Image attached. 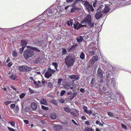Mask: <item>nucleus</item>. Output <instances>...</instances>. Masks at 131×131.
<instances>
[{
	"mask_svg": "<svg viewBox=\"0 0 131 131\" xmlns=\"http://www.w3.org/2000/svg\"><path fill=\"white\" fill-rule=\"evenodd\" d=\"M15 105L14 104H12L10 105V107L12 109H13L15 107Z\"/></svg>",
	"mask_w": 131,
	"mask_h": 131,
	"instance_id": "603ef678",
	"label": "nucleus"
},
{
	"mask_svg": "<svg viewBox=\"0 0 131 131\" xmlns=\"http://www.w3.org/2000/svg\"><path fill=\"white\" fill-rule=\"evenodd\" d=\"M71 114L74 117H75L76 116V115L73 112H71Z\"/></svg>",
	"mask_w": 131,
	"mask_h": 131,
	"instance_id": "338daca9",
	"label": "nucleus"
},
{
	"mask_svg": "<svg viewBox=\"0 0 131 131\" xmlns=\"http://www.w3.org/2000/svg\"><path fill=\"white\" fill-rule=\"evenodd\" d=\"M56 117V114L54 113H53L50 115V118L53 119H55Z\"/></svg>",
	"mask_w": 131,
	"mask_h": 131,
	"instance_id": "cd10ccee",
	"label": "nucleus"
},
{
	"mask_svg": "<svg viewBox=\"0 0 131 131\" xmlns=\"http://www.w3.org/2000/svg\"><path fill=\"white\" fill-rule=\"evenodd\" d=\"M67 88L70 89H72L73 92L77 91L79 89L78 85L76 84L73 85L72 87L70 86L68 87Z\"/></svg>",
	"mask_w": 131,
	"mask_h": 131,
	"instance_id": "9d476101",
	"label": "nucleus"
},
{
	"mask_svg": "<svg viewBox=\"0 0 131 131\" xmlns=\"http://www.w3.org/2000/svg\"><path fill=\"white\" fill-rule=\"evenodd\" d=\"M33 83L36 87H38L39 86V85L40 84L41 82L40 81H38L37 82L35 80H34L33 81Z\"/></svg>",
	"mask_w": 131,
	"mask_h": 131,
	"instance_id": "b1692460",
	"label": "nucleus"
},
{
	"mask_svg": "<svg viewBox=\"0 0 131 131\" xmlns=\"http://www.w3.org/2000/svg\"><path fill=\"white\" fill-rule=\"evenodd\" d=\"M89 53L90 54L93 55L94 54L95 52L93 50H92L89 51Z\"/></svg>",
	"mask_w": 131,
	"mask_h": 131,
	"instance_id": "49530a36",
	"label": "nucleus"
},
{
	"mask_svg": "<svg viewBox=\"0 0 131 131\" xmlns=\"http://www.w3.org/2000/svg\"><path fill=\"white\" fill-rule=\"evenodd\" d=\"M97 75L100 78H103L102 71L101 69L99 68L97 71Z\"/></svg>",
	"mask_w": 131,
	"mask_h": 131,
	"instance_id": "f3484780",
	"label": "nucleus"
},
{
	"mask_svg": "<svg viewBox=\"0 0 131 131\" xmlns=\"http://www.w3.org/2000/svg\"><path fill=\"white\" fill-rule=\"evenodd\" d=\"M92 115H91V117L92 118H94L96 116V115L95 114H94V113H92Z\"/></svg>",
	"mask_w": 131,
	"mask_h": 131,
	"instance_id": "e2e57ef3",
	"label": "nucleus"
},
{
	"mask_svg": "<svg viewBox=\"0 0 131 131\" xmlns=\"http://www.w3.org/2000/svg\"><path fill=\"white\" fill-rule=\"evenodd\" d=\"M100 11L97 10V12L94 15V16L95 18L97 19H98L100 18L102 16L103 13L102 10H100Z\"/></svg>",
	"mask_w": 131,
	"mask_h": 131,
	"instance_id": "9b49d317",
	"label": "nucleus"
},
{
	"mask_svg": "<svg viewBox=\"0 0 131 131\" xmlns=\"http://www.w3.org/2000/svg\"><path fill=\"white\" fill-rule=\"evenodd\" d=\"M76 3V2H74L73 4L70 7V12L71 13H73L75 12L76 11L79 9L77 7L75 6V4Z\"/></svg>",
	"mask_w": 131,
	"mask_h": 131,
	"instance_id": "0eeeda50",
	"label": "nucleus"
},
{
	"mask_svg": "<svg viewBox=\"0 0 131 131\" xmlns=\"http://www.w3.org/2000/svg\"><path fill=\"white\" fill-rule=\"evenodd\" d=\"M79 23L76 21L74 23L73 27L75 29H77V30H79L80 28L82 27V25L81 24H79Z\"/></svg>",
	"mask_w": 131,
	"mask_h": 131,
	"instance_id": "6e6552de",
	"label": "nucleus"
},
{
	"mask_svg": "<svg viewBox=\"0 0 131 131\" xmlns=\"http://www.w3.org/2000/svg\"><path fill=\"white\" fill-rule=\"evenodd\" d=\"M35 44L36 46L40 47L41 46L42 42L40 39H36L34 41Z\"/></svg>",
	"mask_w": 131,
	"mask_h": 131,
	"instance_id": "f8f14e48",
	"label": "nucleus"
},
{
	"mask_svg": "<svg viewBox=\"0 0 131 131\" xmlns=\"http://www.w3.org/2000/svg\"><path fill=\"white\" fill-rule=\"evenodd\" d=\"M107 114L109 116H110L113 117L114 116V114L110 112H108Z\"/></svg>",
	"mask_w": 131,
	"mask_h": 131,
	"instance_id": "a18cd8bd",
	"label": "nucleus"
},
{
	"mask_svg": "<svg viewBox=\"0 0 131 131\" xmlns=\"http://www.w3.org/2000/svg\"><path fill=\"white\" fill-rule=\"evenodd\" d=\"M12 102H13L12 101H5L4 102V103L6 104V105H8L11 103ZM15 103H16V102H14Z\"/></svg>",
	"mask_w": 131,
	"mask_h": 131,
	"instance_id": "4c0bfd02",
	"label": "nucleus"
},
{
	"mask_svg": "<svg viewBox=\"0 0 131 131\" xmlns=\"http://www.w3.org/2000/svg\"><path fill=\"white\" fill-rule=\"evenodd\" d=\"M47 86L48 88L50 89H52L53 87V85L50 82H48V83Z\"/></svg>",
	"mask_w": 131,
	"mask_h": 131,
	"instance_id": "72a5a7b5",
	"label": "nucleus"
},
{
	"mask_svg": "<svg viewBox=\"0 0 131 131\" xmlns=\"http://www.w3.org/2000/svg\"><path fill=\"white\" fill-rule=\"evenodd\" d=\"M110 6L109 4L105 5L104 9L102 11V13H106L109 12L110 10Z\"/></svg>",
	"mask_w": 131,
	"mask_h": 131,
	"instance_id": "ddd939ff",
	"label": "nucleus"
},
{
	"mask_svg": "<svg viewBox=\"0 0 131 131\" xmlns=\"http://www.w3.org/2000/svg\"><path fill=\"white\" fill-rule=\"evenodd\" d=\"M58 63L57 62H52V65L53 66H54L55 68L56 69H57V68L58 66Z\"/></svg>",
	"mask_w": 131,
	"mask_h": 131,
	"instance_id": "ea45409f",
	"label": "nucleus"
},
{
	"mask_svg": "<svg viewBox=\"0 0 131 131\" xmlns=\"http://www.w3.org/2000/svg\"><path fill=\"white\" fill-rule=\"evenodd\" d=\"M27 47H28L29 48H31L32 50H33V51L34 50L36 52H40V50L39 49L36 47H33L30 46H27Z\"/></svg>",
	"mask_w": 131,
	"mask_h": 131,
	"instance_id": "412c9836",
	"label": "nucleus"
},
{
	"mask_svg": "<svg viewBox=\"0 0 131 131\" xmlns=\"http://www.w3.org/2000/svg\"><path fill=\"white\" fill-rule=\"evenodd\" d=\"M40 103L41 104H42L45 105H47V101L46 99L44 98H42L41 99Z\"/></svg>",
	"mask_w": 131,
	"mask_h": 131,
	"instance_id": "5701e85b",
	"label": "nucleus"
},
{
	"mask_svg": "<svg viewBox=\"0 0 131 131\" xmlns=\"http://www.w3.org/2000/svg\"><path fill=\"white\" fill-rule=\"evenodd\" d=\"M104 6L103 5H101L99 7V8L97 9V10L100 11V10L102 11L104 9Z\"/></svg>",
	"mask_w": 131,
	"mask_h": 131,
	"instance_id": "c9c22d12",
	"label": "nucleus"
},
{
	"mask_svg": "<svg viewBox=\"0 0 131 131\" xmlns=\"http://www.w3.org/2000/svg\"><path fill=\"white\" fill-rule=\"evenodd\" d=\"M25 48L22 47L21 48H20L19 49V52L20 54H21L22 52L24 50V49Z\"/></svg>",
	"mask_w": 131,
	"mask_h": 131,
	"instance_id": "de8ad7c7",
	"label": "nucleus"
},
{
	"mask_svg": "<svg viewBox=\"0 0 131 131\" xmlns=\"http://www.w3.org/2000/svg\"><path fill=\"white\" fill-rule=\"evenodd\" d=\"M41 60V59L39 57L36 60H35V63H38L40 62V60Z\"/></svg>",
	"mask_w": 131,
	"mask_h": 131,
	"instance_id": "c03bdc74",
	"label": "nucleus"
},
{
	"mask_svg": "<svg viewBox=\"0 0 131 131\" xmlns=\"http://www.w3.org/2000/svg\"><path fill=\"white\" fill-rule=\"evenodd\" d=\"M121 126H122V127L123 128H124L125 129H126V128H127L126 126L125 125H124V124H122Z\"/></svg>",
	"mask_w": 131,
	"mask_h": 131,
	"instance_id": "6e6d98bb",
	"label": "nucleus"
},
{
	"mask_svg": "<svg viewBox=\"0 0 131 131\" xmlns=\"http://www.w3.org/2000/svg\"><path fill=\"white\" fill-rule=\"evenodd\" d=\"M18 70L21 72H28L32 69V68L29 67L27 65L19 66L18 68Z\"/></svg>",
	"mask_w": 131,
	"mask_h": 131,
	"instance_id": "7ed1b4c3",
	"label": "nucleus"
},
{
	"mask_svg": "<svg viewBox=\"0 0 131 131\" xmlns=\"http://www.w3.org/2000/svg\"><path fill=\"white\" fill-rule=\"evenodd\" d=\"M81 118L83 120H86V117L84 116H82Z\"/></svg>",
	"mask_w": 131,
	"mask_h": 131,
	"instance_id": "680f3d73",
	"label": "nucleus"
},
{
	"mask_svg": "<svg viewBox=\"0 0 131 131\" xmlns=\"http://www.w3.org/2000/svg\"><path fill=\"white\" fill-rule=\"evenodd\" d=\"M10 87L11 88L13 89L14 90L16 91L17 90L13 86H10Z\"/></svg>",
	"mask_w": 131,
	"mask_h": 131,
	"instance_id": "0e129e2a",
	"label": "nucleus"
},
{
	"mask_svg": "<svg viewBox=\"0 0 131 131\" xmlns=\"http://www.w3.org/2000/svg\"><path fill=\"white\" fill-rule=\"evenodd\" d=\"M52 102L56 105L58 104L57 102L55 100H52Z\"/></svg>",
	"mask_w": 131,
	"mask_h": 131,
	"instance_id": "864d4df0",
	"label": "nucleus"
},
{
	"mask_svg": "<svg viewBox=\"0 0 131 131\" xmlns=\"http://www.w3.org/2000/svg\"><path fill=\"white\" fill-rule=\"evenodd\" d=\"M42 23H38L36 24V25L34 27V29H36L37 27H41L42 25Z\"/></svg>",
	"mask_w": 131,
	"mask_h": 131,
	"instance_id": "58836bf2",
	"label": "nucleus"
},
{
	"mask_svg": "<svg viewBox=\"0 0 131 131\" xmlns=\"http://www.w3.org/2000/svg\"><path fill=\"white\" fill-rule=\"evenodd\" d=\"M85 124L87 125H90V122L88 121H86L85 122Z\"/></svg>",
	"mask_w": 131,
	"mask_h": 131,
	"instance_id": "774afa93",
	"label": "nucleus"
},
{
	"mask_svg": "<svg viewBox=\"0 0 131 131\" xmlns=\"http://www.w3.org/2000/svg\"><path fill=\"white\" fill-rule=\"evenodd\" d=\"M96 80L94 78H93L91 81L90 82L91 86V87H93L94 86V84Z\"/></svg>",
	"mask_w": 131,
	"mask_h": 131,
	"instance_id": "393cba45",
	"label": "nucleus"
},
{
	"mask_svg": "<svg viewBox=\"0 0 131 131\" xmlns=\"http://www.w3.org/2000/svg\"><path fill=\"white\" fill-rule=\"evenodd\" d=\"M28 90L31 94H33L34 93V91L30 88H29Z\"/></svg>",
	"mask_w": 131,
	"mask_h": 131,
	"instance_id": "8fccbe9b",
	"label": "nucleus"
},
{
	"mask_svg": "<svg viewBox=\"0 0 131 131\" xmlns=\"http://www.w3.org/2000/svg\"><path fill=\"white\" fill-rule=\"evenodd\" d=\"M80 91L81 92L83 93L85 92V90L83 88H81L80 89Z\"/></svg>",
	"mask_w": 131,
	"mask_h": 131,
	"instance_id": "4d7b16f0",
	"label": "nucleus"
},
{
	"mask_svg": "<svg viewBox=\"0 0 131 131\" xmlns=\"http://www.w3.org/2000/svg\"><path fill=\"white\" fill-rule=\"evenodd\" d=\"M34 54V51L30 48L24 51L23 56L26 59H27L31 57Z\"/></svg>",
	"mask_w": 131,
	"mask_h": 131,
	"instance_id": "f03ea898",
	"label": "nucleus"
},
{
	"mask_svg": "<svg viewBox=\"0 0 131 131\" xmlns=\"http://www.w3.org/2000/svg\"><path fill=\"white\" fill-rule=\"evenodd\" d=\"M87 23L90 27H93L94 26V22L90 21Z\"/></svg>",
	"mask_w": 131,
	"mask_h": 131,
	"instance_id": "c756f323",
	"label": "nucleus"
},
{
	"mask_svg": "<svg viewBox=\"0 0 131 131\" xmlns=\"http://www.w3.org/2000/svg\"><path fill=\"white\" fill-rule=\"evenodd\" d=\"M31 106L33 110H35L36 109L37 107L36 104L34 102L31 103Z\"/></svg>",
	"mask_w": 131,
	"mask_h": 131,
	"instance_id": "4be33fe9",
	"label": "nucleus"
},
{
	"mask_svg": "<svg viewBox=\"0 0 131 131\" xmlns=\"http://www.w3.org/2000/svg\"><path fill=\"white\" fill-rule=\"evenodd\" d=\"M70 6H66L65 7V9H67L69 8V10H70Z\"/></svg>",
	"mask_w": 131,
	"mask_h": 131,
	"instance_id": "13d9d810",
	"label": "nucleus"
},
{
	"mask_svg": "<svg viewBox=\"0 0 131 131\" xmlns=\"http://www.w3.org/2000/svg\"><path fill=\"white\" fill-rule=\"evenodd\" d=\"M67 94L68 95H71L70 100H72L77 95V92H74L72 93L71 92H67Z\"/></svg>",
	"mask_w": 131,
	"mask_h": 131,
	"instance_id": "4468645a",
	"label": "nucleus"
},
{
	"mask_svg": "<svg viewBox=\"0 0 131 131\" xmlns=\"http://www.w3.org/2000/svg\"><path fill=\"white\" fill-rule=\"evenodd\" d=\"M15 110L16 112H18L19 111V108L18 105L16 106L15 108Z\"/></svg>",
	"mask_w": 131,
	"mask_h": 131,
	"instance_id": "09e8293b",
	"label": "nucleus"
},
{
	"mask_svg": "<svg viewBox=\"0 0 131 131\" xmlns=\"http://www.w3.org/2000/svg\"><path fill=\"white\" fill-rule=\"evenodd\" d=\"M41 107L43 110H47L49 109V108L48 107L42 105L41 106Z\"/></svg>",
	"mask_w": 131,
	"mask_h": 131,
	"instance_id": "79ce46f5",
	"label": "nucleus"
},
{
	"mask_svg": "<svg viewBox=\"0 0 131 131\" xmlns=\"http://www.w3.org/2000/svg\"><path fill=\"white\" fill-rule=\"evenodd\" d=\"M64 108L65 111L69 113L71 111V110L68 107H65Z\"/></svg>",
	"mask_w": 131,
	"mask_h": 131,
	"instance_id": "e433bc0d",
	"label": "nucleus"
},
{
	"mask_svg": "<svg viewBox=\"0 0 131 131\" xmlns=\"http://www.w3.org/2000/svg\"><path fill=\"white\" fill-rule=\"evenodd\" d=\"M27 44V42L26 40H21L20 45L22 47L25 48L26 47Z\"/></svg>",
	"mask_w": 131,
	"mask_h": 131,
	"instance_id": "a211bd4d",
	"label": "nucleus"
},
{
	"mask_svg": "<svg viewBox=\"0 0 131 131\" xmlns=\"http://www.w3.org/2000/svg\"><path fill=\"white\" fill-rule=\"evenodd\" d=\"M62 55L66 54H67V49L65 48L62 47Z\"/></svg>",
	"mask_w": 131,
	"mask_h": 131,
	"instance_id": "c85d7f7f",
	"label": "nucleus"
},
{
	"mask_svg": "<svg viewBox=\"0 0 131 131\" xmlns=\"http://www.w3.org/2000/svg\"><path fill=\"white\" fill-rule=\"evenodd\" d=\"M24 121L26 124H28L29 123V121L25 119L24 120Z\"/></svg>",
	"mask_w": 131,
	"mask_h": 131,
	"instance_id": "052dcab7",
	"label": "nucleus"
},
{
	"mask_svg": "<svg viewBox=\"0 0 131 131\" xmlns=\"http://www.w3.org/2000/svg\"><path fill=\"white\" fill-rule=\"evenodd\" d=\"M12 65V62H10L8 63L7 64L8 66L9 67H10Z\"/></svg>",
	"mask_w": 131,
	"mask_h": 131,
	"instance_id": "5fc2aeb1",
	"label": "nucleus"
},
{
	"mask_svg": "<svg viewBox=\"0 0 131 131\" xmlns=\"http://www.w3.org/2000/svg\"><path fill=\"white\" fill-rule=\"evenodd\" d=\"M84 6L88 11H89L90 10L93 11L94 10L92 5L90 4L89 2H85L84 3Z\"/></svg>",
	"mask_w": 131,
	"mask_h": 131,
	"instance_id": "39448f33",
	"label": "nucleus"
},
{
	"mask_svg": "<svg viewBox=\"0 0 131 131\" xmlns=\"http://www.w3.org/2000/svg\"><path fill=\"white\" fill-rule=\"evenodd\" d=\"M18 53L15 50H14L12 52V55L14 57H16Z\"/></svg>",
	"mask_w": 131,
	"mask_h": 131,
	"instance_id": "473e14b6",
	"label": "nucleus"
},
{
	"mask_svg": "<svg viewBox=\"0 0 131 131\" xmlns=\"http://www.w3.org/2000/svg\"><path fill=\"white\" fill-rule=\"evenodd\" d=\"M66 93V91L64 90L62 91L60 93V95L61 96H63L64 95V93Z\"/></svg>",
	"mask_w": 131,
	"mask_h": 131,
	"instance_id": "3c124183",
	"label": "nucleus"
},
{
	"mask_svg": "<svg viewBox=\"0 0 131 131\" xmlns=\"http://www.w3.org/2000/svg\"><path fill=\"white\" fill-rule=\"evenodd\" d=\"M111 80V85L112 86L114 87L115 86V83L114 80L113 78H112Z\"/></svg>",
	"mask_w": 131,
	"mask_h": 131,
	"instance_id": "bb28decb",
	"label": "nucleus"
},
{
	"mask_svg": "<svg viewBox=\"0 0 131 131\" xmlns=\"http://www.w3.org/2000/svg\"><path fill=\"white\" fill-rule=\"evenodd\" d=\"M85 57V55L83 52H82L81 53L80 56V58L81 59L83 60Z\"/></svg>",
	"mask_w": 131,
	"mask_h": 131,
	"instance_id": "2f4dec72",
	"label": "nucleus"
},
{
	"mask_svg": "<svg viewBox=\"0 0 131 131\" xmlns=\"http://www.w3.org/2000/svg\"><path fill=\"white\" fill-rule=\"evenodd\" d=\"M70 78L71 79L74 80H78L80 79V77L78 75L74 74L71 75Z\"/></svg>",
	"mask_w": 131,
	"mask_h": 131,
	"instance_id": "aec40b11",
	"label": "nucleus"
},
{
	"mask_svg": "<svg viewBox=\"0 0 131 131\" xmlns=\"http://www.w3.org/2000/svg\"><path fill=\"white\" fill-rule=\"evenodd\" d=\"M77 40L79 43L81 42L83 40V38L81 36H80L77 38Z\"/></svg>",
	"mask_w": 131,
	"mask_h": 131,
	"instance_id": "a878e982",
	"label": "nucleus"
},
{
	"mask_svg": "<svg viewBox=\"0 0 131 131\" xmlns=\"http://www.w3.org/2000/svg\"><path fill=\"white\" fill-rule=\"evenodd\" d=\"M56 71L55 70L51 69L50 68H48L47 71L46 72L45 76L47 79H49L50 77L52 75V74Z\"/></svg>",
	"mask_w": 131,
	"mask_h": 131,
	"instance_id": "20e7f679",
	"label": "nucleus"
},
{
	"mask_svg": "<svg viewBox=\"0 0 131 131\" xmlns=\"http://www.w3.org/2000/svg\"><path fill=\"white\" fill-rule=\"evenodd\" d=\"M75 59L74 56L73 54L67 56L64 59V63L66 66L68 68L72 66L75 62Z\"/></svg>",
	"mask_w": 131,
	"mask_h": 131,
	"instance_id": "f257e3e1",
	"label": "nucleus"
},
{
	"mask_svg": "<svg viewBox=\"0 0 131 131\" xmlns=\"http://www.w3.org/2000/svg\"><path fill=\"white\" fill-rule=\"evenodd\" d=\"M25 93H21L19 96V97L20 99L23 98L25 96Z\"/></svg>",
	"mask_w": 131,
	"mask_h": 131,
	"instance_id": "37998d69",
	"label": "nucleus"
},
{
	"mask_svg": "<svg viewBox=\"0 0 131 131\" xmlns=\"http://www.w3.org/2000/svg\"><path fill=\"white\" fill-rule=\"evenodd\" d=\"M83 131H94V130L89 127H86Z\"/></svg>",
	"mask_w": 131,
	"mask_h": 131,
	"instance_id": "7c9ffc66",
	"label": "nucleus"
},
{
	"mask_svg": "<svg viewBox=\"0 0 131 131\" xmlns=\"http://www.w3.org/2000/svg\"><path fill=\"white\" fill-rule=\"evenodd\" d=\"M91 21V15L90 14H87L84 19V22L87 23L90 21Z\"/></svg>",
	"mask_w": 131,
	"mask_h": 131,
	"instance_id": "2eb2a0df",
	"label": "nucleus"
},
{
	"mask_svg": "<svg viewBox=\"0 0 131 131\" xmlns=\"http://www.w3.org/2000/svg\"><path fill=\"white\" fill-rule=\"evenodd\" d=\"M9 124H10L11 125L13 126H14L15 125V123L14 121H10L8 122Z\"/></svg>",
	"mask_w": 131,
	"mask_h": 131,
	"instance_id": "a19ab883",
	"label": "nucleus"
},
{
	"mask_svg": "<svg viewBox=\"0 0 131 131\" xmlns=\"http://www.w3.org/2000/svg\"><path fill=\"white\" fill-rule=\"evenodd\" d=\"M57 127V128H59L60 129H62V127L60 125H58L56 126L55 127V128Z\"/></svg>",
	"mask_w": 131,
	"mask_h": 131,
	"instance_id": "69168bd1",
	"label": "nucleus"
},
{
	"mask_svg": "<svg viewBox=\"0 0 131 131\" xmlns=\"http://www.w3.org/2000/svg\"><path fill=\"white\" fill-rule=\"evenodd\" d=\"M29 108L28 107H26L25 109V111L26 112H28L29 111Z\"/></svg>",
	"mask_w": 131,
	"mask_h": 131,
	"instance_id": "bf43d9fd",
	"label": "nucleus"
},
{
	"mask_svg": "<svg viewBox=\"0 0 131 131\" xmlns=\"http://www.w3.org/2000/svg\"><path fill=\"white\" fill-rule=\"evenodd\" d=\"M9 78L12 80H17V77L15 74L13 73H12L9 76Z\"/></svg>",
	"mask_w": 131,
	"mask_h": 131,
	"instance_id": "dca6fc26",
	"label": "nucleus"
},
{
	"mask_svg": "<svg viewBox=\"0 0 131 131\" xmlns=\"http://www.w3.org/2000/svg\"><path fill=\"white\" fill-rule=\"evenodd\" d=\"M83 109L84 110V112L88 114L89 116L91 115L92 113V110L90 109V110H88V107L85 106H83Z\"/></svg>",
	"mask_w": 131,
	"mask_h": 131,
	"instance_id": "1a4fd4ad",
	"label": "nucleus"
},
{
	"mask_svg": "<svg viewBox=\"0 0 131 131\" xmlns=\"http://www.w3.org/2000/svg\"><path fill=\"white\" fill-rule=\"evenodd\" d=\"M78 45L77 44H75L74 45H73L72 47L68 50V52H70L73 51L75 49L76 46Z\"/></svg>",
	"mask_w": 131,
	"mask_h": 131,
	"instance_id": "6ab92c4d",
	"label": "nucleus"
},
{
	"mask_svg": "<svg viewBox=\"0 0 131 131\" xmlns=\"http://www.w3.org/2000/svg\"><path fill=\"white\" fill-rule=\"evenodd\" d=\"M98 57L97 56H93L89 62V65L90 66H93L94 63L97 60Z\"/></svg>",
	"mask_w": 131,
	"mask_h": 131,
	"instance_id": "423d86ee",
	"label": "nucleus"
},
{
	"mask_svg": "<svg viewBox=\"0 0 131 131\" xmlns=\"http://www.w3.org/2000/svg\"><path fill=\"white\" fill-rule=\"evenodd\" d=\"M73 20L72 19H70L68 21L67 24L68 26H70V25L72 26V25L73 23Z\"/></svg>",
	"mask_w": 131,
	"mask_h": 131,
	"instance_id": "f704fd0d",
	"label": "nucleus"
}]
</instances>
